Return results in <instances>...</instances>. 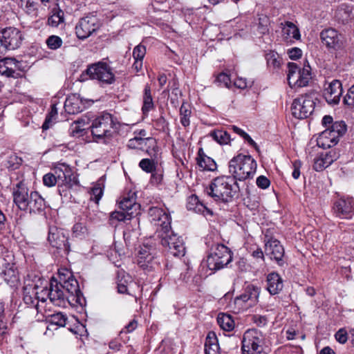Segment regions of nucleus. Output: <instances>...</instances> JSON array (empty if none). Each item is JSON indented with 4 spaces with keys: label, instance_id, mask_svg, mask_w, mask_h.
<instances>
[{
    "label": "nucleus",
    "instance_id": "obj_13",
    "mask_svg": "<svg viewBox=\"0 0 354 354\" xmlns=\"http://www.w3.org/2000/svg\"><path fill=\"white\" fill-rule=\"evenodd\" d=\"M320 39L323 45L330 50H343L347 44L344 35L334 28L323 30L320 33Z\"/></svg>",
    "mask_w": 354,
    "mask_h": 354
},
{
    "label": "nucleus",
    "instance_id": "obj_33",
    "mask_svg": "<svg viewBox=\"0 0 354 354\" xmlns=\"http://www.w3.org/2000/svg\"><path fill=\"white\" fill-rule=\"evenodd\" d=\"M197 164L202 170L214 171L216 169L215 161L210 157L206 156L202 149L198 150L196 158Z\"/></svg>",
    "mask_w": 354,
    "mask_h": 354
},
{
    "label": "nucleus",
    "instance_id": "obj_63",
    "mask_svg": "<svg viewBox=\"0 0 354 354\" xmlns=\"http://www.w3.org/2000/svg\"><path fill=\"white\" fill-rule=\"evenodd\" d=\"M335 339L336 340L341 343L344 344L347 341V333L344 329H339L336 333H335Z\"/></svg>",
    "mask_w": 354,
    "mask_h": 354
},
{
    "label": "nucleus",
    "instance_id": "obj_6",
    "mask_svg": "<svg viewBox=\"0 0 354 354\" xmlns=\"http://www.w3.org/2000/svg\"><path fill=\"white\" fill-rule=\"evenodd\" d=\"M346 124L344 121H336L330 128L325 129L317 138V145L323 149L330 148L337 144L339 139L346 133Z\"/></svg>",
    "mask_w": 354,
    "mask_h": 354
},
{
    "label": "nucleus",
    "instance_id": "obj_52",
    "mask_svg": "<svg viewBox=\"0 0 354 354\" xmlns=\"http://www.w3.org/2000/svg\"><path fill=\"white\" fill-rule=\"evenodd\" d=\"M154 127L159 131L165 132L168 130V122L163 116H160L154 120Z\"/></svg>",
    "mask_w": 354,
    "mask_h": 354
},
{
    "label": "nucleus",
    "instance_id": "obj_3",
    "mask_svg": "<svg viewBox=\"0 0 354 354\" xmlns=\"http://www.w3.org/2000/svg\"><path fill=\"white\" fill-rule=\"evenodd\" d=\"M120 127V124L117 118L108 112L100 113L89 125L93 136L99 140L113 137Z\"/></svg>",
    "mask_w": 354,
    "mask_h": 354
},
{
    "label": "nucleus",
    "instance_id": "obj_11",
    "mask_svg": "<svg viewBox=\"0 0 354 354\" xmlns=\"http://www.w3.org/2000/svg\"><path fill=\"white\" fill-rule=\"evenodd\" d=\"M287 76L289 86L294 88L308 86L312 78L310 66L300 68L293 62L288 64Z\"/></svg>",
    "mask_w": 354,
    "mask_h": 354
},
{
    "label": "nucleus",
    "instance_id": "obj_21",
    "mask_svg": "<svg viewBox=\"0 0 354 354\" xmlns=\"http://www.w3.org/2000/svg\"><path fill=\"white\" fill-rule=\"evenodd\" d=\"M149 216L152 224L157 227L156 233L158 231L167 230L171 227V216L163 209L151 207L149 209Z\"/></svg>",
    "mask_w": 354,
    "mask_h": 354
},
{
    "label": "nucleus",
    "instance_id": "obj_53",
    "mask_svg": "<svg viewBox=\"0 0 354 354\" xmlns=\"http://www.w3.org/2000/svg\"><path fill=\"white\" fill-rule=\"evenodd\" d=\"M343 102L348 106H354V84L348 90L347 93L343 98Z\"/></svg>",
    "mask_w": 354,
    "mask_h": 354
},
{
    "label": "nucleus",
    "instance_id": "obj_14",
    "mask_svg": "<svg viewBox=\"0 0 354 354\" xmlns=\"http://www.w3.org/2000/svg\"><path fill=\"white\" fill-rule=\"evenodd\" d=\"M262 335L257 329H250L245 332L242 340L243 354H259L261 352Z\"/></svg>",
    "mask_w": 354,
    "mask_h": 354
},
{
    "label": "nucleus",
    "instance_id": "obj_20",
    "mask_svg": "<svg viewBox=\"0 0 354 354\" xmlns=\"http://www.w3.org/2000/svg\"><path fill=\"white\" fill-rule=\"evenodd\" d=\"M1 37L6 51L19 48L24 39L21 31L14 27H8L4 29L1 32Z\"/></svg>",
    "mask_w": 354,
    "mask_h": 354
},
{
    "label": "nucleus",
    "instance_id": "obj_43",
    "mask_svg": "<svg viewBox=\"0 0 354 354\" xmlns=\"http://www.w3.org/2000/svg\"><path fill=\"white\" fill-rule=\"evenodd\" d=\"M21 163V159L15 154H11L4 161V166L8 169L14 170L17 169Z\"/></svg>",
    "mask_w": 354,
    "mask_h": 354
},
{
    "label": "nucleus",
    "instance_id": "obj_18",
    "mask_svg": "<svg viewBox=\"0 0 354 354\" xmlns=\"http://www.w3.org/2000/svg\"><path fill=\"white\" fill-rule=\"evenodd\" d=\"M333 215L341 219H351L354 216V198L351 196H342L333 203Z\"/></svg>",
    "mask_w": 354,
    "mask_h": 354
},
{
    "label": "nucleus",
    "instance_id": "obj_59",
    "mask_svg": "<svg viewBox=\"0 0 354 354\" xmlns=\"http://www.w3.org/2000/svg\"><path fill=\"white\" fill-rule=\"evenodd\" d=\"M103 194V190L100 187H94L91 189V199L98 203Z\"/></svg>",
    "mask_w": 354,
    "mask_h": 354
},
{
    "label": "nucleus",
    "instance_id": "obj_44",
    "mask_svg": "<svg viewBox=\"0 0 354 354\" xmlns=\"http://www.w3.org/2000/svg\"><path fill=\"white\" fill-rule=\"evenodd\" d=\"M57 115V109L55 104L51 106V110L46 115L44 122L42 124V129L47 130L52 125L53 121L56 119Z\"/></svg>",
    "mask_w": 354,
    "mask_h": 354
},
{
    "label": "nucleus",
    "instance_id": "obj_27",
    "mask_svg": "<svg viewBox=\"0 0 354 354\" xmlns=\"http://www.w3.org/2000/svg\"><path fill=\"white\" fill-rule=\"evenodd\" d=\"M127 146L131 149H137L143 150L145 147L148 149L158 147L156 144V139L151 137L142 138L140 136H134L128 141Z\"/></svg>",
    "mask_w": 354,
    "mask_h": 354
},
{
    "label": "nucleus",
    "instance_id": "obj_15",
    "mask_svg": "<svg viewBox=\"0 0 354 354\" xmlns=\"http://www.w3.org/2000/svg\"><path fill=\"white\" fill-rule=\"evenodd\" d=\"M100 27V21L95 15L89 14L81 18L75 26L77 37L85 39L97 31Z\"/></svg>",
    "mask_w": 354,
    "mask_h": 354
},
{
    "label": "nucleus",
    "instance_id": "obj_42",
    "mask_svg": "<svg viewBox=\"0 0 354 354\" xmlns=\"http://www.w3.org/2000/svg\"><path fill=\"white\" fill-rule=\"evenodd\" d=\"M191 109L189 105L183 103L180 108V121L184 127L190 124Z\"/></svg>",
    "mask_w": 354,
    "mask_h": 354
},
{
    "label": "nucleus",
    "instance_id": "obj_12",
    "mask_svg": "<svg viewBox=\"0 0 354 354\" xmlns=\"http://www.w3.org/2000/svg\"><path fill=\"white\" fill-rule=\"evenodd\" d=\"M314 94H306L294 100L291 111L293 116L298 119H304L310 116L315 109Z\"/></svg>",
    "mask_w": 354,
    "mask_h": 354
},
{
    "label": "nucleus",
    "instance_id": "obj_30",
    "mask_svg": "<svg viewBox=\"0 0 354 354\" xmlns=\"http://www.w3.org/2000/svg\"><path fill=\"white\" fill-rule=\"evenodd\" d=\"M267 290L270 295H274L282 290L283 284V280L279 274L271 272L267 276Z\"/></svg>",
    "mask_w": 354,
    "mask_h": 354
},
{
    "label": "nucleus",
    "instance_id": "obj_22",
    "mask_svg": "<svg viewBox=\"0 0 354 354\" xmlns=\"http://www.w3.org/2000/svg\"><path fill=\"white\" fill-rule=\"evenodd\" d=\"M342 84L339 80H333L330 82L323 91V96L328 104L331 105L338 104L342 95Z\"/></svg>",
    "mask_w": 354,
    "mask_h": 354
},
{
    "label": "nucleus",
    "instance_id": "obj_26",
    "mask_svg": "<svg viewBox=\"0 0 354 354\" xmlns=\"http://www.w3.org/2000/svg\"><path fill=\"white\" fill-rule=\"evenodd\" d=\"M9 262H5L2 264L3 267V274L4 280L11 286H15L19 281V272L15 264L12 262L13 256L8 255Z\"/></svg>",
    "mask_w": 354,
    "mask_h": 354
},
{
    "label": "nucleus",
    "instance_id": "obj_48",
    "mask_svg": "<svg viewBox=\"0 0 354 354\" xmlns=\"http://www.w3.org/2000/svg\"><path fill=\"white\" fill-rule=\"evenodd\" d=\"M230 129H232L234 133H237L241 137H242L251 146H253L255 148L257 147V143L252 139L250 135L245 132L243 130L234 125L231 126Z\"/></svg>",
    "mask_w": 354,
    "mask_h": 354
},
{
    "label": "nucleus",
    "instance_id": "obj_35",
    "mask_svg": "<svg viewBox=\"0 0 354 354\" xmlns=\"http://www.w3.org/2000/svg\"><path fill=\"white\" fill-rule=\"evenodd\" d=\"M217 322L223 330L232 331L234 328V321L230 315L219 313L217 317Z\"/></svg>",
    "mask_w": 354,
    "mask_h": 354
},
{
    "label": "nucleus",
    "instance_id": "obj_17",
    "mask_svg": "<svg viewBox=\"0 0 354 354\" xmlns=\"http://www.w3.org/2000/svg\"><path fill=\"white\" fill-rule=\"evenodd\" d=\"M53 174L59 187V192L62 195L64 189L62 187L71 188L76 184L77 180L73 176L71 169L66 164H59L53 169Z\"/></svg>",
    "mask_w": 354,
    "mask_h": 354
},
{
    "label": "nucleus",
    "instance_id": "obj_62",
    "mask_svg": "<svg viewBox=\"0 0 354 354\" xmlns=\"http://www.w3.org/2000/svg\"><path fill=\"white\" fill-rule=\"evenodd\" d=\"M214 344H218V339L214 332H209L206 337L205 346H210Z\"/></svg>",
    "mask_w": 354,
    "mask_h": 354
},
{
    "label": "nucleus",
    "instance_id": "obj_47",
    "mask_svg": "<svg viewBox=\"0 0 354 354\" xmlns=\"http://www.w3.org/2000/svg\"><path fill=\"white\" fill-rule=\"evenodd\" d=\"M63 21L64 12L60 10L53 14L48 19V24L53 27L58 26Z\"/></svg>",
    "mask_w": 354,
    "mask_h": 354
},
{
    "label": "nucleus",
    "instance_id": "obj_58",
    "mask_svg": "<svg viewBox=\"0 0 354 354\" xmlns=\"http://www.w3.org/2000/svg\"><path fill=\"white\" fill-rule=\"evenodd\" d=\"M8 325L6 320L3 310L0 312V338H3V336L7 333Z\"/></svg>",
    "mask_w": 354,
    "mask_h": 354
},
{
    "label": "nucleus",
    "instance_id": "obj_37",
    "mask_svg": "<svg viewBox=\"0 0 354 354\" xmlns=\"http://www.w3.org/2000/svg\"><path fill=\"white\" fill-rule=\"evenodd\" d=\"M209 136L220 145H227L232 140L228 132L223 129H216L211 131Z\"/></svg>",
    "mask_w": 354,
    "mask_h": 354
},
{
    "label": "nucleus",
    "instance_id": "obj_2",
    "mask_svg": "<svg viewBox=\"0 0 354 354\" xmlns=\"http://www.w3.org/2000/svg\"><path fill=\"white\" fill-rule=\"evenodd\" d=\"M13 202L21 211L32 213H40L46 208L43 197L37 192L30 191L22 182H19L12 188Z\"/></svg>",
    "mask_w": 354,
    "mask_h": 354
},
{
    "label": "nucleus",
    "instance_id": "obj_57",
    "mask_svg": "<svg viewBox=\"0 0 354 354\" xmlns=\"http://www.w3.org/2000/svg\"><path fill=\"white\" fill-rule=\"evenodd\" d=\"M216 82L220 84L227 88H229L231 85V80L230 76L225 73H220L216 77Z\"/></svg>",
    "mask_w": 354,
    "mask_h": 354
},
{
    "label": "nucleus",
    "instance_id": "obj_8",
    "mask_svg": "<svg viewBox=\"0 0 354 354\" xmlns=\"http://www.w3.org/2000/svg\"><path fill=\"white\" fill-rule=\"evenodd\" d=\"M58 278L62 289L68 296V300L72 298V301L81 304L82 295L79 283L73 273L67 269H61L58 272Z\"/></svg>",
    "mask_w": 354,
    "mask_h": 354
},
{
    "label": "nucleus",
    "instance_id": "obj_28",
    "mask_svg": "<svg viewBox=\"0 0 354 354\" xmlns=\"http://www.w3.org/2000/svg\"><path fill=\"white\" fill-rule=\"evenodd\" d=\"M100 212L93 207H82L80 214L77 216L79 221H84L88 225L95 223L100 221Z\"/></svg>",
    "mask_w": 354,
    "mask_h": 354
},
{
    "label": "nucleus",
    "instance_id": "obj_25",
    "mask_svg": "<svg viewBox=\"0 0 354 354\" xmlns=\"http://www.w3.org/2000/svg\"><path fill=\"white\" fill-rule=\"evenodd\" d=\"M147 152L151 157V159H142L139 162V166L143 171L152 173L156 169V165L160 162V149L158 147L147 149Z\"/></svg>",
    "mask_w": 354,
    "mask_h": 354
},
{
    "label": "nucleus",
    "instance_id": "obj_39",
    "mask_svg": "<svg viewBox=\"0 0 354 354\" xmlns=\"http://www.w3.org/2000/svg\"><path fill=\"white\" fill-rule=\"evenodd\" d=\"M198 198L196 196L192 195L189 198V202L187 204V207L189 209H194L195 211H199L202 212L203 214H205V212H207V214L212 215V212L208 209L207 207L203 205L202 203L198 204Z\"/></svg>",
    "mask_w": 354,
    "mask_h": 354
},
{
    "label": "nucleus",
    "instance_id": "obj_41",
    "mask_svg": "<svg viewBox=\"0 0 354 354\" xmlns=\"http://www.w3.org/2000/svg\"><path fill=\"white\" fill-rule=\"evenodd\" d=\"M270 19L266 15H259L258 18V23L257 24L258 34L263 35L268 33Z\"/></svg>",
    "mask_w": 354,
    "mask_h": 354
},
{
    "label": "nucleus",
    "instance_id": "obj_9",
    "mask_svg": "<svg viewBox=\"0 0 354 354\" xmlns=\"http://www.w3.org/2000/svg\"><path fill=\"white\" fill-rule=\"evenodd\" d=\"M232 261L230 250L223 244H216L211 249L207 259V267L211 270L223 268Z\"/></svg>",
    "mask_w": 354,
    "mask_h": 354
},
{
    "label": "nucleus",
    "instance_id": "obj_10",
    "mask_svg": "<svg viewBox=\"0 0 354 354\" xmlns=\"http://www.w3.org/2000/svg\"><path fill=\"white\" fill-rule=\"evenodd\" d=\"M88 75L91 80H97L106 84H111L115 81V75L111 68L104 62H97L89 65L81 77L84 80V75Z\"/></svg>",
    "mask_w": 354,
    "mask_h": 354
},
{
    "label": "nucleus",
    "instance_id": "obj_31",
    "mask_svg": "<svg viewBox=\"0 0 354 354\" xmlns=\"http://www.w3.org/2000/svg\"><path fill=\"white\" fill-rule=\"evenodd\" d=\"M84 108L80 96L75 94L68 96L64 103L65 111L69 114H76L82 112Z\"/></svg>",
    "mask_w": 354,
    "mask_h": 354
},
{
    "label": "nucleus",
    "instance_id": "obj_1",
    "mask_svg": "<svg viewBox=\"0 0 354 354\" xmlns=\"http://www.w3.org/2000/svg\"><path fill=\"white\" fill-rule=\"evenodd\" d=\"M239 191V185L234 178L221 176L214 178L205 192L216 203L226 204L237 196Z\"/></svg>",
    "mask_w": 354,
    "mask_h": 354
},
{
    "label": "nucleus",
    "instance_id": "obj_7",
    "mask_svg": "<svg viewBox=\"0 0 354 354\" xmlns=\"http://www.w3.org/2000/svg\"><path fill=\"white\" fill-rule=\"evenodd\" d=\"M158 236L162 245L175 257H183L185 254V247L183 239L174 233L171 228L158 231Z\"/></svg>",
    "mask_w": 354,
    "mask_h": 354
},
{
    "label": "nucleus",
    "instance_id": "obj_19",
    "mask_svg": "<svg viewBox=\"0 0 354 354\" xmlns=\"http://www.w3.org/2000/svg\"><path fill=\"white\" fill-rule=\"evenodd\" d=\"M48 241L53 248L58 250H63L66 253L71 250L68 234L64 229L56 226L49 227Z\"/></svg>",
    "mask_w": 354,
    "mask_h": 354
},
{
    "label": "nucleus",
    "instance_id": "obj_46",
    "mask_svg": "<svg viewBox=\"0 0 354 354\" xmlns=\"http://www.w3.org/2000/svg\"><path fill=\"white\" fill-rule=\"evenodd\" d=\"M49 322L58 326H64L66 323V317L62 313H55L50 316Z\"/></svg>",
    "mask_w": 354,
    "mask_h": 354
},
{
    "label": "nucleus",
    "instance_id": "obj_32",
    "mask_svg": "<svg viewBox=\"0 0 354 354\" xmlns=\"http://www.w3.org/2000/svg\"><path fill=\"white\" fill-rule=\"evenodd\" d=\"M118 203L119 207L121 209L126 211L128 215L132 214L133 212H129V211L138 206V205L136 203V192L130 191L125 194L118 201Z\"/></svg>",
    "mask_w": 354,
    "mask_h": 354
},
{
    "label": "nucleus",
    "instance_id": "obj_54",
    "mask_svg": "<svg viewBox=\"0 0 354 354\" xmlns=\"http://www.w3.org/2000/svg\"><path fill=\"white\" fill-rule=\"evenodd\" d=\"M146 54V48L145 46L139 44L136 46L133 50V57L134 59L142 60Z\"/></svg>",
    "mask_w": 354,
    "mask_h": 354
},
{
    "label": "nucleus",
    "instance_id": "obj_29",
    "mask_svg": "<svg viewBox=\"0 0 354 354\" xmlns=\"http://www.w3.org/2000/svg\"><path fill=\"white\" fill-rule=\"evenodd\" d=\"M283 39L289 42L292 39L299 40L301 35L297 26L291 21L281 23Z\"/></svg>",
    "mask_w": 354,
    "mask_h": 354
},
{
    "label": "nucleus",
    "instance_id": "obj_55",
    "mask_svg": "<svg viewBox=\"0 0 354 354\" xmlns=\"http://www.w3.org/2000/svg\"><path fill=\"white\" fill-rule=\"evenodd\" d=\"M127 216H129L127 213L122 212L115 211L111 213L110 214V223L111 224L113 223L114 221H123L127 218Z\"/></svg>",
    "mask_w": 354,
    "mask_h": 354
},
{
    "label": "nucleus",
    "instance_id": "obj_36",
    "mask_svg": "<svg viewBox=\"0 0 354 354\" xmlns=\"http://www.w3.org/2000/svg\"><path fill=\"white\" fill-rule=\"evenodd\" d=\"M24 12L32 18H36L39 14V3L37 0H27L21 5Z\"/></svg>",
    "mask_w": 354,
    "mask_h": 354
},
{
    "label": "nucleus",
    "instance_id": "obj_16",
    "mask_svg": "<svg viewBox=\"0 0 354 354\" xmlns=\"http://www.w3.org/2000/svg\"><path fill=\"white\" fill-rule=\"evenodd\" d=\"M156 250L149 245L144 244L140 247L136 256L137 264L146 271H151L156 266L158 262L155 259Z\"/></svg>",
    "mask_w": 354,
    "mask_h": 354
},
{
    "label": "nucleus",
    "instance_id": "obj_45",
    "mask_svg": "<svg viewBox=\"0 0 354 354\" xmlns=\"http://www.w3.org/2000/svg\"><path fill=\"white\" fill-rule=\"evenodd\" d=\"M46 44L50 50H57L62 46L63 41L59 36L50 35L47 38Z\"/></svg>",
    "mask_w": 354,
    "mask_h": 354
},
{
    "label": "nucleus",
    "instance_id": "obj_64",
    "mask_svg": "<svg viewBox=\"0 0 354 354\" xmlns=\"http://www.w3.org/2000/svg\"><path fill=\"white\" fill-rule=\"evenodd\" d=\"M270 184V180L264 176H260L257 179V185L261 189H266Z\"/></svg>",
    "mask_w": 354,
    "mask_h": 354
},
{
    "label": "nucleus",
    "instance_id": "obj_5",
    "mask_svg": "<svg viewBox=\"0 0 354 354\" xmlns=\"http://www.w3.org/2000/svg\"><path fill=\"white\" fill-rule=\"evenodd\" d=\"M261 288L253 284L245 286L243 292L236 297L230 308L235 313H239L254 306L259 302Z\"/></svg>",
    "mask_w": 354,
    "mask_h": 354
},
{
    "label": "nucleus",
    "instance_id": "obj_51",
    "mask_svg": "<svg viewBox=\"0 0 354 354\" xmlns=\"http://www.w3.org/2000/svg\"><path fill=\"white\" fill-rule=\"evenodd\" d=\"M325 158L322 157V154L320 153L314 160L313 168L317 171H321L328 167V164H326Z\"/></svg>",
    "mask_w": 354,
    "mask_h": 354
},
{
    "label": "nucleus",
    "instance_id": "obj_60",
    "mask_svg": "<svg viewBox=\"0 0 354 354\" xmlns=\"http://www.w3.org/2000/svg\"><path fill=\"white\" fill-rule=\"evenodd\" d=\"M48 291H50L49 287H46L39 292H36L35 295L37 299L41 302H45L48 299L50 300V294H48Z\"/></svg>",
    "mask_w": 354,
    "mask_h": 354
},
{
    "label": "nucleus",
    "instance_id": "obj_50",
    "mask_svg": "<svg viewBox=\"0 0 354 354\" xmlns=\"http://www.w3.org/2000/svg\"><path fill=\"white\" fill-rule=\"evenodd\" d=\"M266 58L269 66H272L274 68H277L280 66V58L277 53L273 51L270 52L266 54Z\"/></svg>",
    "mask_w": 354,
    "mask_h": 354
},
{
    "label": "nucleus",
    "instance_id": "obj_4",
    "mask_svg": "<svg viewBox=\"0 0 354 354\" xmlns=\"http://www.w3.org/2000/svg\"><path fill=\"white\" fill-rule=\"evenodd\" d=\"M257 162L250 155L239 153L228 163L231 176L240 181L253 178L257 170Z\"/></svg>",
    "mask_w": 354,
    "mask_h": 354
},
{
    "label": "nucleus",
    "instance_id": "obj_24",
    "mask_svg": "<svg viewBox=\"0 0 354 354\" xmlns=\"http://www.w3.org/2000/svg\"><path fill=\"white\" fill-rule=\"evenodd\" d=\"M265 253L271 259L275 260L278 264L282 265L284 249L277 239H271L265 244Z\"/></svg>",
    "mask_w": 354,
    "mask_h": 354
},
{
    "label": "nucleus",
    "instance_id": "obj_49",
    "mask_svg": "<svg viewBox=\"0 0 354 354\" xmlns=\"http://www.w3.org/2000/svg\"><path fill=\"white\" fill-rule=\"evenodd\" d=\"M322 157L325 158L326 164H328V167L339 157V153L335 149H330L328 152L322 153Z\"/></svg>",
    "mask_w": 354,
    "mask_h": 354
},
{
    "label": "nucleus",
    "instance_id": "obj_61",
    "mask_svg": "<svg viewBox=\"0 0 354 354\" xmlns=\"http://www.w3.org/2000/svg\"><path fill=\"white\" fill-rule=\"evenodd\" d=\"M287 53L290 59L296 60L300 58L302 55V51L297 47L292 48L288 50Z\"/></svg>",
    "mask_w": 354,
    "mask_h": 354
},
{
    "label": "nucleus",
    "instance_id": "obj_40",
    "mask_svg": "<svg viewBox=\"0 0 354 354\" xmlns=\"http://www.w3.org/2000/svg\"><path fill=\"white\" fill-rule=\"evenodd\" d=\"M153 107V102L151 96V88L149 86L145 88V93L143 96V106L142 108L144 114H147L148 112Z\"/></svg>",
    "mask_w": 354,
    "mask_h": 354
},
{
    "label": "nucleus",
    "instance_id": "obj_34",
    "mask_svg": "<svg viewBox=\"0 0 354 354\" xmlns=\"http://www.w3.org/2000/svg\"><path fill=\"white\" fill-rule=\"evenodd\" d=\"M75 223L73 227V234L74 236L83 239L86 237L89 234V225L84 221H79V218H77Z\"/></svg>",
    "mask_w": 354,
    "mask_h": 354
},
{
    "label": "nucleus",
    "instance_id": "obj_23",
    "mask_svg": "<svg viewBox=\"0 0 354 354\" xmlns=\"http://www.w3.org/2000/svg\"><path fill=\"white\" fill-rule=\"evenodd\" d=\"M50 301L57 306H64L68 300V296L64 292L57 280L52 279L49 286Z\"/></svg>",
    "mask_w": 354,
    "mask_h": 354
},
{
    "label": "nucleus",
    "instance_id": "obj_38",
    "mask_svg": "<svg viewBox=\"0 0 354 354\" xmlns=\"http://www.w3.org/2000/svg\"><path fill=\"white\" fill-rule=\"evenodd\" d=\"M18 62L15 58H5L0 60V74L6 75V77H12L15 71L10 68L8 65L14 64L17 65Z\"/></svg>",
    "mask_w": 354,
    "mask_h": 354
},
{
    "label": "nucleus",
    "instance_id": "obj_56",
    "mask_svg": "<svg viewBox=\"0 0 354 354\" xmlns=\"http://www.w3.org/2000/svg\"><path fill=\"white\" fill-rule=\"evenodd\" d=\"M44 185L46 187H51L57 184V180L53 173H48L43 176Z\"/></svg>",
    "mask_w": 354,
    "mask_h": 354
}]
</instances>
